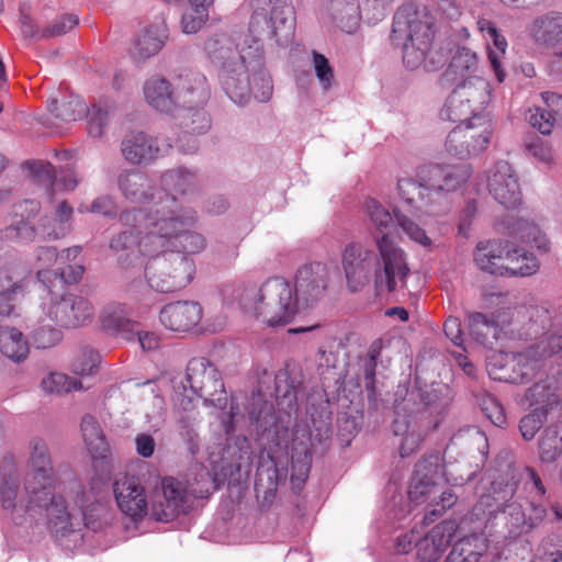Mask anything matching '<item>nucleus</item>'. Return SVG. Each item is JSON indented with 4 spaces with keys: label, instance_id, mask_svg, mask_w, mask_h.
Returning a JSON list of instances; mask_svg holds the SVG:
<instances>
[{
    "label": "nucleus",
    "instance_id": "obj_1",
    "mask_svg": "<svg viewBox=\"0 0 562 562\" xmlns=\"http://www.w3.org/2000/svg\"><path fill=\"white\" fill-rule=\"evenodd\" d=\"M55 472L49 447L41 437L27 442L23 490L13 464L4 467L0 483V501L16 525L36 522L45 516L47 528L55 536L74 531L82 521L86 493L77 485V497L70 505L53 491Z\"/></svg>",
    "mask_w": 562,
    "mask_h": 562
},
{
    "label": "nucleus",
    "instance_id": "obj_2",
    "mask_svg": "<svg viewBox=\"0 0 562 562\" xmlns=\"http://www.w3.org/2000/svg\"><path fill=\"white\" fill-rule=\"evenodd\" d=\"M117 184L123 196L138 209L125 212L121 221L130 227L120 233L110 246H135L145 237H158L164 241L184 237L191 246L204 243L199 234L189 231L195 222L191 210H182L173 194L153 186L142 171L125 170L120 173Z\"/></svg>",
    "mask_w": 562,
    "mask_h": 562
},
{
    "label": "nucleus",
    "instance_id": "obj_3",
    "mask_svg": "<svg viewBox=\"0 0 562 562\" xmlns=\"http://www.w3.org/2000/svg\"><path fill=\"white\" fill-rule=\"evenodd\" d=\"M211 61L218 68L220 82L232 101L244 104L251 93L261 102L269 100L272 93L271 79L261 60V74L251 65V54L240 48L236 53L225 36L209 38L204 44Z\"/></svg>",
    "mask_w": 562,
    "mask_h": 562
},
{
    "label": "nucleus",
    "instance_id": "obj_4",
    "mask_svg": "<svg viewBox=\"0 0 562 562\" xmlns=\"http://www.w3.org/2000/svg\"><path fill=\"white\" fill-rule=\"evenodd\" d=\"M472 172L471 165L467 162L426 165L418 168L416 179H398L397 192L409 211L419 215H436L443 195L465 184Z\"/></svg>",
    "mask_w": 562,
    "mask_h": 562
},
{
    "label": "nucleus",
    "instance_id": "obj_5",
    "mask_svg": "<svg viewBox=\"0 0 562 562\" xmlns=\"http://www.w3.org/2000/svg\"><path fill=\"white\" fill-rule=\"evenodd\" d=\"M344 269L348 286L360 291L374 272V289L378 295L394 292L405 283L409 273L402 248H346Z\"/></svg>",
    "mask_w": 562,
    "mask_h": 562
},
{
    "label": "nucleus",
    "instance_id": "obj_6",
    "mask_svg": "<svg viewBox=\"0 0 562 562\" xmlns=\"http://www.w3.org/2000/svg\"><path fill=\"white\" fill-rule=\"evenodd\" d=\"M313 426H315V435L300 426L294 427L291 430L286 450L283 445H281L282 448L277 446V434L273 430L267 460L262 458L257 470L258 482H256V485H259V482H262L266 476L269 484L276 486L280 480L285 479L289 465H291V481L293 484L297 483L300 485L306 480L312 462L311 446L313 440L321 441L324 437L327 438L329 432L326 420L316 422L313 419Z\"/></svg>",
    "mask_w": 562,
    "mask_h": 562
},
{
    "label": "nucleus",
    "instance_id": "obj_7",
    "mask_svg": "<svg viewBox=\"0 0 562 562\" xmlns=\"http://www.w3.org/2000/svg\"><path fill=\"white\" fill-rule=\"evenodd\" d=\"M546 517V506L542 503L530 502L528 508L515 499H506L491 495L482 496L474 505L470 520H484V528L480 535L487 540L493 538L496 543L517 539L529 528L541 522Z\"/></svg>",
    "mask_w": 562,
    "mask_h": 562
},
{
    "label": "nucleus",
    "instance_id": "obj_8",
    "mask_svg": "<svg viewBox=\"0 0 562 562\" xmlns=\"http://www.w3.org/2000/svg\"><path fill=\"white\" fill-rule=\"evenodd\" d=\"M234 299L269 327L288 325L299 311L293 286L279 277L260 284H241L234 290Z\"/></svg>",
    "mask_w": 562,
    "mask_h": 562
},
{
    "label": "nucleus",
    "instance_id": "obj_9",
    "mask_svg": "<svg viewBox=\"0 0 562 562\" xmlns=\"http://www.w3.org/2000/svg\"><path fill=\"white\" fill-rule=\"evenodd\" d=\"M295 26L292 0H268L267 5L254 11L244 36L241 48L251 54L254 69L261 71L266 45L284 44L290 41Z\"/></svg>",
    "mask_w": 562,
    "mask_h": 562
},
{
    "label": "nucleus",
    "instance_id": "obj_10",
    "mask_svg": "<svg viewBox=\"0 0 562 562\" xmlns=\"http://www.w3.org/2000/svg\"><path fill=\"white\" fill-rule=\"evenodd\" d=\"M472 476L473 472L463 476L457 473L454 465H440L438 457H430L416 464L408 498L415 505H426L429 508L425 520L428 515L440 516L457 501V496L445 484L460 485Z\"/></svg>",
    "mask_w": 562,
    "mask_h": 562
},
{
    "label": "nucleus",
    "instance_id": "obj_11",
    "mask_svg": "<svg viewBox=\"0 0 562 562\" xmlns=\"http://www.w3.org/2000/svg\"><path fill=\"white\" fill-rule=\"evenodd\" d=\"M393 33L398 37L406 36L403 46V63L406 68L415 70L424 66L435 69L431 54L435 29L431 16L425 11H418L408 3L397 10L393 19Z\"/></svg>",
    "mask_w": 562,
    "mask_h": 562
},
{
    "label": "nucleus",
    "instance_id": "obj_12",
    "mask_svg": "<svg viewBox=\"0 0 562 562\" xmlns=\"http://www.w3.org/2000/svg\"><path fill=\"white\" fill-rule=\"evenodd\" d=\"M196 397L220 408L225 407L227 402L220 373L205 358L190 360L186 375L173 384L172 400L176 406L190 411Z\"/></svg>",
    "mask_w": 562,
    "mask_h": 562
},
{
    "label": "nucleus",
    "instance_id": "obj_13",
    "mask_svg": "<svg viewBox=\"0 0 562 562\" xmlns=\"http://www.w3.org/2000/svg\"><path fill=\"white\" fill-rule=\"evenodd\" d=\"M195 273L193 256L182 248H165L145 266L147 284L158 293H173L187 288Z\"/></svg>",
    "mask_w": 562,
    "mask_h": 562
},
{
    "label": "nucleus",
    "instance_id": "obj_14",
    "mask_svg": "<svg viewBox=\"0 0 562 562\" xmlns=\"http://www.w3.org/2000/svg\"><path fill=\"white\" fill-rule=\"evenodd\" d=\"M214 481L207 470L202 468L193 483L189 485L173 477H165L160 488L150 502V516L157 521H169L189 507L191 497L203 498L211 494Z\"/></svg>",
    "mask_w": 562,
    "mask_h": 562
},
{
    "label": "nucleus",
    "instance_id": "obj_15",
    "mask_svg": "<svg viewBox=\"0 0 562 562\" xmlns=\"http://www.w3.org/2000/svg\"><path fill=\"white\" fill-rule=\"evenodd\" d=\"M490 83L482 77L468 76L452 90L440 111L443 120L463 122L481 117L479 114L490 102Z\"/></svg>",
    "mask_w": 562,
    "mask_h": 562
},
{
    "label": "nucleus",
    "instance_id": "obj_16",
    "mask_svg": "<svg viewBox=\"0 0 562 562\" xmlns=\"http://www.w3.org/2000/svg\"><path fill=\"white\" fill-rule=\"evenodd\" d=\"M301 386V379L294 369L285 368L280 370L276 375V393L278 398V416L274 423V431L277 434V446L283 445L284 449L289 448V437L291 430L300 426L305 428L310 434L315 435L310 426L305 423L296 422L297 412V393Z\"/></svg>",
    "mask_w": 562,
    "mask_h": 562
},
{
    "label": "nucleus",
    "instance_id": "obj_17",
    "mask_svg": "<svg viewBox=\"0 0 562 562\" xmlns=\"http://www.w3.org/2000/svg\"><path fill=\"white\" fill-rule=\"evenodd\" d=\"M475 265L491 274L530 276L540 262L533 248H476Z\"/></svg>",
    "mask_w": 562,
    "mask_h": 562
},
{
    "label": "nucleus",
    "instance_id": "obj_18",
    "mask_svg": "<svg viewBox=\"0 0 562 562\" xmlns=\"http://www.w3.org/2000/svg\"><path fill=\"white\" fill-rule=\"evenodd\" d=\"M42 311L50 322L65 329L87 327L95 318V307L92 301L75 293H65L58 297L50 295L47 301L43 302Z\"/></svg>",
    "mask_w": 562,
    "mask_h": 562
},
{
    "label": "nucleus",
    "instance_id": "obj_19",
    "mask_svg": "<svg viewBox=\"0 0 562 562\" xmlns=\"http://www.w3.org/2000/svg\"><path fill=\"white\" fill-rule=\"evenodd\" d=\"M80 248H41L38 260L43 268L37 271L38 280L52 291L59 284H75L82 278L85 268L78 260Z\"/></svg>",
    "mask_w": 562,
    "mask_h": 562
},
{
    "label": "nucleus",
    "instance_id": "obj_20",
    "mask_svg": "<svg viewBox=\"0 0 562 562\" xmlns=\"http://www.w3.org/2000/svg\"><path fill=\"white\" fill-rule=\"evenodd\" d=\"M561 349L562 336L546 334L527 350L512 357L509 362L512 374H503L495 379L513 383L528 382L540 373V370L544 367V361Z\"/></svg>",
    "mask_w": 562,
    "mask_h": 562
},
{
    "label": "nucleus",
    "instance_id": "obj_21",
    "mask_svg": "<svg viewBox=\"0 0 562 562\" xmlns=\"http://www.w3.org/2000/svg\"><path fill=\"white\" fill-rule=\"evenodd\" d=\"M416 397L415 393H409L406 398L395 405L393 432L395 436L403 437L400 445V453L403 458L418 448L424 431L429 428V425L424 422L427 409L416 403Z\"/></svg>",
    "mask_w": 562,
    "mask_h": 562
},
{
    "label": "nucleus",
    "instance_id": "obj_22",
    "mask_svg": "<svg viewBox=\"0 0 562 562\" xmlns=\"http://www.w3.org/2000/svg\"><path fill=\"white\" fill-rule=\"evenodd\" d=\"M460 122L447 136L446 149L460 159L470 158L483 151L492 136V124L485 117Z\"/></svg>",
    "mask_w": 562,
    "mask_h": 562
},
{
    "label": "nucleus",
    "instance_id": "obj_23",
    "mask_svg": "<svg viewBox=\"0 0 562 562\" xmlns=\"http://www.w3.org/2000/svg\"><path fill=\"white\" fill-rule=\"evenodd\" d=\"M49 112L60 121L71 122L82 117L86 113L88 119V133L92 137H101L109 121V109L101 104H93L90 109L78 100H53L49 104Z\"/></svg>",
    "mask_w": 562,
    "mask_h": 562
},
{
    "label": "nucleus",
    "instance_id": "obj_24",
    "mask_svg": "<svg viewBox=\"0 0 562 562\" xmlns=\"http://www.w3.org/2000/svg\"><path fill=\"white\" fill-rule=\"evenodd\" d=\"M487 188L494 200L505 209H516L522 195L519 179L507 161H497L488 172Z\"/></svg>",
    "mask_w": 562,
    "mask_h": 562
},
{
    "label": "nucleus",
    "instance_id": "obj_25",
    "mask_svg": "<svg viewBox=\"0 0 562 562\" xmlns=\"http://www.w3.org/2000/svg\"><path fill=\"white\" fill-rule=\"evenodd\" d=\"M335 270L327 263L315 261L299 268L294 293L306 303L318 301L325 294Z\"/></svg>",
    "mask_w": 562,
    "mask_h": 562
},
{
    "label": "nucleus",
    "instance_id": "obj_26",
    "mask_svg": "<svg viewBox=\"0 0 562 562\" xmlns=\"http://www.w3.org/2000/svg\"><path fill=\"white\" fill-rule=\"evenodd\" d=\"M113 493L120 510L132 519L150 514L147 495L138 477L127 474L115 477Z\"/></svg>",
    "mask_w": 562,
    "mask_h": 562
},
{
    "label": "nucleus",
    "instance_id": "obj_27",
    "mask_svg": "<svg viewBox=\"0 0 562 562\" xmlns=\"http://www.w3.org/2000/svg\"><path fill=\"white\" fill-rule=\"evenodd\" d=\"M203 317V307L195 301H177L167 304L160 311L161 324L178 333H188L195 328Z\"/></svg>",
    "mask_w": 562,
    "mask_h": 562
},
{
    "label": "nucleus",
    "instance_id": "obj_28",
    "mask_svg": "<svg viewBox=\"0 0 562 562\" xmlns=\"http://www.w3.org/2000/svg\"><path fill=\"white\" fill-rule=\"evenodd\" d=\"M176 93L179 108H201L210 99L206 77L199 71H186L178 77Z\"/></svg>",
    "mask_w": 562,
    "mask_h": 562
},
{
    "label": "nucleus",
    "instance_id": "obj_29",
    "mask_svg": "<svg viewBox=\"0 0 562 562\" xmlns=\"http://www.w3.org/2000/svg\"><path fill=\"white\" fill-rule=\"evenodd\" d=\"M121 151L131 165H148L161 156L158 139L144 132L126 135L121 143Z\"/></svg>",
    "mask_w": 562,
    "mask_h": 562
},
{
    "label": "nucleus",
    "instance_id": "obj_30",
    "mask_svg": "<svg viewBox=\"0 0 562 562\" xmlns=\"http://www.w3.org/2000/svg\"><path fill=\"white\" fill-rule=\"evenodd\" d=\"M364 213L370 224L374 228V239L376 246H394L396 220L394 209L393 213L389 211L380 201L368 198L364 201Z\"/></svg>",
    "mask_w": 562,
    "mask_h": 562
},
{
    "label": "nucleus",
    "instance_id": "obj_31",
    "mask_svg": "<svg viewBox=\"0 0 562 562\" xmlns=\"http://www.w3.org/2000/svg\"><path fill=\"white\" fill-rule=\"evenodd\" d=\"M457 526L453 521H442L436 525L423 539L416 542L417 557L420 562H436L448 547Z\"/></svg>",
    "mask_w": 562,
    "mask_h": 562
},
{
    "label": "nucleus",
    "instance_id": "obj_32",
    "mask_svg": "<svg viewBox=\"0 0 562 562\" xmlns=\"http://www.w3.org/2000/svg\"><path fill=\"white\" fill-rule=\"evenodd\" d=\"M527 31L536 44L558 46L562 43V12L553 10L536 16Z\"/></svg>",
    "mask_w": 562,
    "mask_h": 562
},
{
    "label": "nucleus",
    "instance_id": "obj_33",
    "mask_svg": "<svg viewBox=\"0 0 562 562\" xmlns=\"http://www.w3.org/2000/svg\"><path fill=\"white\" fill-rule=\"evenodd\" d=\"M102 326L126 340H134V327L137 323L131 318L128 307L119 302H111L100 312Z\"/></svg>",
    "mask_w": 562,
    "mask_h": 562
},
{
    "label": "nucleus",
    "instance_id": "obj_34",
    "mask_svg": "<svg viewBox=\"0 0 562 562\" xmlns=\"http://www.w3.org/2000/svg\"><path fill=\"white\" fill-rule=\"evenodd\" d=\"M146 102L155 110L162 113H173L179 109L177 93L171 83L159 77L149 78L144 85Z\"/></svg>",
    "mask_w": 562,
    "mask_h": 562
},
{
    "label": "nucleus",
    "instance_id": "obj_35",
    "mask_svg": "<svg viewBox=\"0 0 562 562\" xmlns=\"http://www.w3.org/2000/svg\"><path fill=\"white\" fill-rule=\"evenodd\" d=\"M522 403L527 406L541 405L539 408H543L551 415L562 414V394L558 392V387L551 390V386L542 380L526 391Z\"/></svg>",
    "mask_w": 562,
    "mask_h": 562
},
{
    "label": "nucleus",
    "instance_id": "obj_36",
    "mask_svg": "<svg viewBox=\"0 0 562 562\" xmlns=\"http://www.w3.org/2000/svg\"><path fill=\"white\" fill-rule=\"evenodd\" d=\"M327 11L331 21L341 31L348 34L356 32L360 20L358 0H328Z\"/></svg>",
    "mask_w": 562,
    "mask_h": 562
},
{
    "label": "nucleus",
    "instance_id": "obj_37",
    "mask_svg": "<svg viewBox=\"0 0 562 562\" xmlns=\"http://www.w3.org/2000/svg\"><path fill=\"white\" fill-rule=\"evenodd\" d=\"M486 550L487 539L474 532L464 536L452 546L446 562H477Z\"/></svg>",
    "mask_w": 562,
    "mask_h": 562
},
{
    "label": "nucleus",
    "instance_id": "obj_38",
    "mask_svg": "<svg viewBox=\"0 0 562 562\" xmlns=\"http://www.w3.org/2000/svg\"><path fill=\"white\" fill-rule=\"evenodd\" d=\"M497 231L504 232L514 238V241L521 244H535V246H546L547 235L533 223L524 218L512 220L507 224L497 225Z\"/></svg>",
    "mask_w": 562,
    "mask_h": 562
},
{
    "label": "nucleus",
    "instance_id": "obj_39",
    "mask_svg": "<svg viewBox=\"0 0 562 562\" xmlns=\"http://www.w3.org/2000/svg\"><path fill=\"white\" fill-rule=\"evenodd\" d=\"M30 348L23 334L13 327L0 326V352L19 363L26 359Z\"/></svg>",
    "mask_w": 562,
    "mask_h": 562
},
{
    "label": "nucleus",
    "instance_id": "obj_40",
    "mask_svg": "<svg viewBox=\"0 0 562 562\" xmlns=\"http://www.w3.org/2000/svg\"><path fill=\"white\" fill-rule=\"evenodd\" d=\"M505 323L504 319H488L482 313H473L469 316L470 335L479 344H492L493 339L499 337V326Z\"/></svg>",
    "mask_w": 562,
    "mask_h": 562
},
{
    "label": "nucleus",
    "instance_id": "obj_41",
    "mask_svg": "<svg viewBox=\"0 0 562 562\" xmlns=\"http://www.w3.org/2000/svg\"><path fill=\"white\" fill-rule=\"evenodd\" d=\"M82 438L93 458H103L108 446L100 425L92 416H85L81 420Z\"/></svg>",
    "mask_w": 562,
    "mask_h": 562
},
{
    "label": "nucleus",
    "instance_id": "obj_42",
    "mask_svg": "<svg viewBox=\"0 0 562 562\" xmlns=\"http://www.w3.org/2000/svg\"><path fill=\"white\" fill-rule=\"evenodd\" d=\"M23 285L14 281L8 269L0 270V316H10L14 310L16 295Z\"/></svg>",
    "mask_w": 562,
    "mask_h": 562
},
{
    "label": "nucleus",
    "instance_id": "obj_43",
    "mask_svg": "<svg viewBox=\"0 0 562 562\" xmlns=\"http://www.w3.org/2000/svg\"><path fill=\"white\" fill-rule=\"evenodd\" d=\"M562 454V434L557 427H547L539 440V457L542 462L552 463Z\"/></svg>",
    "mask_w": 562,
    "mask_h": 562
},
{
    "label": "nucleus",
    "instance_id": "obj_44",
    "mask_svg": "<svg viewBox=\"0 0 562 562\" xmlns=\"http://www.w3.org/2000/svg\"><path fill=\"white\" fill-rule=\"evenodd\" d=\"M162 183L165 184L166 192L167 190H171L175 193L187 194L195 191L196 188V178L195 175L186 170V169H177L167 171L162 176Z\"/></svg>",
    "mask_w": 562,
    "mask_h": 562
},
{
    "label": "nucleus",
    "instance_id": "obj_45",
    "mask_svg": "<svg viewBox=\"0 0 562 562\" xmlns=\"http://www.w3.org/2000/svg\"><path fill=\"white\" fill-rule=\"evenodd\" d=\"M395 244L397 243V239L401 237V233H403L413 243L419 244L420 246H430V238L427 236L425 229L422 228L412 218H409L401 211H395Z\"/></svg>",
    "mask_w": 562,
    "mask_h": 562
},
{
    "label": "nucleus",
    "instance_id": "obj_46",
    "mask_svg": "<svg viewBox=\"0 0 562 562\" xmlns=\"http://www.w3.org/2000/svg\"><path fill=\"white\" fill-rule=\"evenodd\" d=\"M162 46L164 40L157 32L145 30L135 41L132 55L137 60H145L156 55Z\"/></svg>",
    "mask_w": 562,
    "mask_h": 562
},
{
    "label": "nucleus",
    "instance_id": "obj_47",
    "mask_svg": "<svg viewBox=\"0 0 562 562\" xmlns=\"http://www.w3.org/2000/svg\"><path fill=\"white\" fill-rule=\"evenodd\" d=\"M181 126L190 134L205 133L210 127V119L206 112L201 108H181Z\"/></svg>",
    "mask_w": 562,
    "mask_h": 562
},
{
    "label": "nucleus",
    "instance_id": "obj_48",
    "mask_svg": "<svg viewBox=\"0 0 562 562\" xmlns=\"http://www.w3.org/2000/svg\"><path fill=\"white\" fill-rule=\"evenodd\" d=\"M487 40H492L494 45V48L488 47L487 52L490 64L498 82H503L506 74L502 67V58L504 57L507 48V41L497 30L495 31V34H490Z\"/></svg>",
    "mask_w": 562,
    "mask_h": 562
},
{
    "label": "nucleus",
    "instance_id": "obj_49",
    "mask_svg": "<svg viewBox=\"0 0 562 562\" xmlns=\"http://www.w3.org/2000/svg\"><path fill=\"white\" fill-rule=\"evenodd\" d=\"M42 387L49 393H68L72 390H81L82 383L77 379L69 378L68 375L59 372L50 373L43 379Z\"/></svg>",
    "mask_w": 562,
    "mask_h": 562
},
{
    "label": "nucleus",
    "instance_id": "obj_50",
    "mask_svg": "<svg viewBox=\"0 0 562 562\" xmlns=\"http://www.w3.org/2000/svg\"><path fill=\"white\" fill-rule=\"evenodd\" d=\"M476 55L469 48H459L453 55L448 71L454 76H463L476 68Z\"/></svg>",
    "mask_w": 562,
    "mask_h": 562
},
{
    "label": "nucleus",
    "instance_id": "obj_51",
    "mask_svg": "<svg viewBox=\"0 0 562 562\" xmlns=\"http://www.w3.org/2000/svg\"><path fill=\"white\" fill-rule=\"evenodd\" d=\"M549 413H546L543 408H536L524 416L519 423V429L524 439L531 440L542 427Z\"/></svg>",
    "mask_w": 562,
    "mask_h": 562
},
{
    "label": "nucleus",
    "instance_id": "obj_52",
    "mask_svg": "<svg viewBox=\"0 0 562 562\" xmlns=\"http://www.w3.org/2000/svg\"><path fill=\"white\" fill-rule=\"evenodd\" d=\"M179 434L187 445V449L192 456L200 451V439L195 430V419L190 416L180 417Z\"/></svg>",
    "mask_w": 562,
    "mask_h": 562
},
{
    "label": "nucleus",
    "instance_id": "obj_53",
    "mask_svg": "<svg viewBox=\"0 0 562 562\" xmlns=\"http://www.w3.org/2000/svg\"><path fill=\"white\" fill-rule=\"evenodd\" d=\"M100 362V356L97 351L85 349L76 357L72 362V371L80 376L91 375Z\"/></svg>",
    "mask_w": 562,
    "mask_h": 562
},
{
    "label": "nucleus",
    "instance_id": "obj_54",
    "mask_svg": "<svg viewBox=\"0 0 562 562\" xmlns=\"http://www.w3.org/2000/svg\"><path fill=\"white\" fill-rule=\"evenodd\" d=\"M4 238L12 243H31L34 239L35 231L27 221L20 220L3 231Z\"/></svg>",
    "mask_w": 562,
    "mask_h": 562
},
{
    "label": "nucleus",
    "instance_id": "obj_55",
    "mask_svg": "<svg viewBox=\"0 0 562 562\" xmlns=\"http://www.w3.org/2000/svg\"><path fill=\"white\" fill-rule=\"evenodd\" d=\"M313 65L323 90H328L335 80L334 69L328 59L323 54L313 52Z\"/></svg>",
    "mask_w": 562,
    "mask_h": 562
},
{
    "label": "nucleus",
    "instance_id": "obj_56",
    "mask_svg": "<svg viewBox=\"0 0 562 562\" xmlns=\"http://www.w3.org/2000/svg\"><path fill=\"white\" fill-rule=\"evenodd\" d=\"M79 19L75 14H65L53 21L45 30H43L41 37H54L68 33L76 25Z\"/></svg>",
    "mask_w": 562,
    "mask_h": 562
},
{
    "label": "nucleus",
    "instance_id": "obj_57",
    "mask_svg": "<svg viewBox=\"0 0 562 562\" xmlns=\"http://www.w3.org/2000/svg\"><path fill=\"white\" fill-rule=\"evenodd\" d=\"M528 121L532 127L543 135H549L555 125L554 119L550 116L547 109L540 106L529 109Z\"/></svg>",
    "mask_w": 562,
    "mask_h": 562
},
{
    "label": "nucleus",
    "instance_id": "obj_58",
    "mask_svg": "<svg viewBox=\"0 0 562 562\" xmlns=\"http://www.w3.org/2000/svg\"><path fill=\"white\" fill-rule=\"evenodd\" d=\"M477 212V203L475 200H470L467 202L464 207L462 209L459 221H458V236L463 239H469L471 234L472 222Z\"/></svg>",
    "mask_w": 562,
    "mask_h": 562
},
{
    "label": "nucleus",
    "instance_id": "obj_59",
    "mask_svg": "<svg viewBox=\"0 0 562 562\" xmlns=\"http://www.w3.org/2000/svg\"><path fill=\"white\" fill-rule=\"evenodd\" d=\"M209 13L203 9H190L182 15V30L187 34L196 33L207 21Z\"/></svg>",
    "mask_w": 562,
    "mask_h": 562
},
{
    "label": "nucleus",
    "instance_id": "obj_60",
    "mask_svg": "<svg viewBox=\"0 0 562 562\" xmlns=\"http://www.w3.org/2000/svg\"><path fill=\"white\" fill-rule=\"evenodd\" d=\"M61 339V333L52 325L38 327L33 335L34 344L37 348H49L58 344Z\"/></svg>",
    "mask_w": 562,
    "mask_h": 562
},
{
    "label": "nucleus",
    "instance_id": "obj_61",
    "mask_svg": "<svg viewBox=\"0 0 562 562\" xmlns=\"http://www.w3.org/2000/svg\"><path fill=\"white\" fill-rule=\"evenodd\" d=\"M26 167L38 182L47 187L54 186L56 176L52 164L45 161H29L26 162Z\"/></svg>",
    "mask_w": 562,
    "mask_h": 562
},
{
    "label": "nucleus",
    "instance_id": "obj_62",
    "mask_svg": "<svg viewBox=\"0 0 562 562\" xmlns=\"http://www.w3.org/2000/svg\"><path fill=\"white\" fill-rule=\"evenodd\" d=\"M482 409L495 426H502L505 423L503 406L495 397L486 396L482 402Z\"/></svg>",
    "mask_w": 562,
    "mask_h": 562
},
{
    "label": "nucleus",
    "instance_id": "obj_63",
    "mask_svg": "<svg viewBox=\"0 0 562 562\" xmlns=\"http://www.w3.org/2000/svg\"><path fill=\"white\" fill-rule=\"evenodd\" d=\"M541 97L544 102V108L550 116L554 119V123H562V95L554 92H543Z\"/></svg>",
    "mask_w": 562,
    "mask_h": 562
},
{
    "label": "nucleus",
    "instance_id": "obj_64",
    "mask_svg": "<svg viewBox=\"0 0 562 562\" xmlns=\"http://www.w3.org/2000/svg\"><path fill=\"white\" fill-rule=\"evenodd\" d=\"M137 339L140 348L144 351H153L159 347L160 339L158 335L154 331L140 330L137 327H134V340Z\"/></svg>",
    "mask_w": 562,
    "mask_h": 562
}]
</instances>
